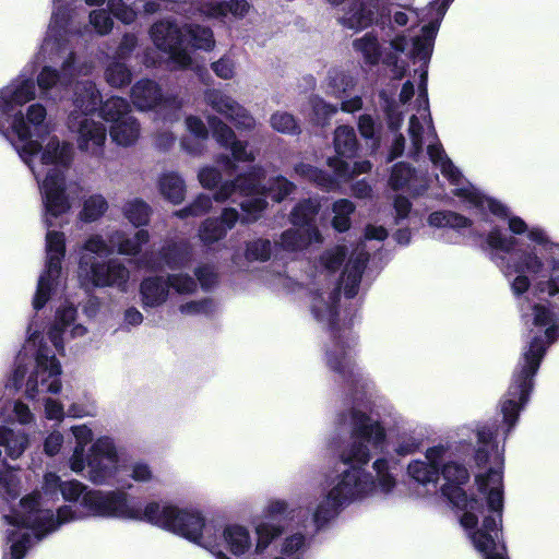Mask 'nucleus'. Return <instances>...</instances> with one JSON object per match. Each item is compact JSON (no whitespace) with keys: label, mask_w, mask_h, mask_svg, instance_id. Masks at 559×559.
Returning <instances> with one entry per match:
<instances>
[{"label":"nucleus","mask_w":559,"mask_h":559,"mask_svg":"<svg viewBox=\"0 0 559 559\" xmlns=\"http://www.w3.org/2000/svg\"><path fill=\"white\" fill-rule=\"evenodd\" d=\"M526 328L531 329V338L523 347L521 357L513 372L508 391L499 404V423L484 425L477 429V449L475 461L478 466L490 464L485 475H477L476 483L479 491L486 496L487 508L477 499L468 498L461 488L469 479L466 466L453 459L441 463L440 474L447 481L441 487V493L449 502L463 510L460 523L466 531L474 548L475 537L478 536L484 545H504L501 540L503 486L502 468L504 441L519 421L520 413L528 403L534 388V376L546 354L548 346L559 338V313L549 305L536 304L531 312L523 313Z\"/></svg>","instance_id":"f257e3e1"},{"label":"nucleus","mask_w":559,"mask_h":559,"mask_svg":"<svg viewBox=\"0 0 559 559\" xmlns=\"http://www.w3.org/2000/svg\"><path fill=\"white\" fill-rule=\"evenodd\" d=\"M359 406L353 405L335 417L340 429L349 428V441L340 454L347 467L333 478L329 489L310 501L308 510L316 531L326 527L345 507L377 495L386 497L396 487L394 467L388 457H378L372 463L374 475L365 468L373 455L386 448V430L379 417L368 415Z\"/></svg>","instance_id":"f03ea898"},{"label":"nucleus","mask_w":559,"mask_h":559,"mask_svg":"<svg viewBox=\"0 0 559 559\" xmlns=\"http://www.w3.org/2000/svg\"><path fill=\"white\" fill-rule=\"evenodd\" d=\"M93 503L100 514L145 520L206 549L216 559H230L224 549L241 557L252 546L251 535L246 526L229 524L222 528L216 522L206 521L193 508L180 509L170 503L153 501L142 510L123 492L98 493Z\"/></svg>","instance_id":"7ed1b4c3"},{"label":"nucleus","mask_w":559,"mask_h":559,"mask_svg":"<svg viewBox=\"0 0 559 559\" xmlns=\"http://www.w3.org/2000/svg\"><path fill=\"white\" fill-rule=\"evenodd\" d=\"M347 253V247L341 245L328 249L320 257L318 276L322 277V284L311 290L310 310L318 323L331 330V342L325 350L328 368L338 377L353 405H362L371 395L374 385L356 362L357 336L349 328H341L336 323L341 286L330 280L343 264Z\"/></svg>","instance_id":"20e7f679"},{"label":"nucleus","mask_w":559,"mask_h":559,"mask_svg":"<svg viewBox=\"0 0 559 559\" xmlns=\"http://www.w3.org/2000/svg\"><path fill=\"white\" fill-rule=\"evenodd\" d=\"M73 158V146L56 135L49 138L45 146L39 144V151L33 156L32 166L37 173L35 176L43 199L44 223L48 229L46 234V267L37 283L33 299L35 310H40L49 300L52 293L62 285L61 262L66 253V239L63 233L50 228L61 225L63 215L70 210L66 195L64 170Z\"/></svg>","instance_id":"39448f33"},{"label":"nucleus","mask_w":559,"mask_h":559,"mask_svg":"<svg viewBox=\"0 0 559 559\" xmlns=\"http://www.w3.org/2000/svg\"><path fill=\"white\" fill-rule=\"evenodd\" d=\"M148 240L150 235L145 229L138 230L133 236H129L122 230H114L107 235L106 239L99 235L88 237L83 245V252L79 261L81 283L127 292L130 278L128 267L117 259L99 261L97 257H108L115 251L122 255H136Z\"/></svg>","instance_id":"423d86ee"},{"label":"nucleus","mask_w":559,"mask_h":559,"mask_svg":"<svg viewBox=\"0 0 559 559\" xmlns=\"http://www.w3.org/2000/svg\"><path fill=\"white\" fill-rule=\"evenodd\" d=\"M427 154L435 167L439 168L444 178L454 187L453 193L455 195L462 198L471 209L481 213L489 211L496 216L506 218L509 230L513 235H526L531 242L542 247L545 251L551 270H559V242L552 241L544 228L539 226L528 227L521 217L510 215L509 210L501 202L481 194L469 182L465 181L440 143H429Z\"/></svg>","instance_id":"0eeeda50"},{"label":"nucleus","mask_w":559,"mask_h":559,"mask_svg":"<svg viewBox=\"0 0 559 559\" xmlns=\"http://www.w3.org/2000/svg\"><path fill=\"white\" fill-rule=\"evenodd\" d=\"M486 243L490 249V260L499 267L515 297L526 294L533 281H537L536 292L548 297L559 296V276L542 280L546 277L547 266L535 247L516 250L512 258H507L506 253L513 252L518 240L497 228L487 235Z\"/></svg>","instance_id":"6e6552de"},{"label":"nucleus","mask_w":559,"mask_h":559,"mask_svg":"<svg viewBox=\"0 0 559 559\" xmlns=\"http://www.w3.org/2000/svg\"><path fill=\"white\" fill-rule=\"evenodd\" d=\"M40 493L23 497L17 507L3 514L7 525V542L10 544V559H23L26 551L61 525L82 519V513L73 506L58 508L55 513L44 508Z\"/></svg>","instance_id":"1a4fd4ad"},{"label":"nucleus","mask_w":559,"mask_h":559,"mask_svg":"<svg viewBox=\"0 0 559 559\" xmlns=\"http://www.w3.org/2000/svg\"><path fill=\"white\" fill-rule=\"evenodd\" d=\"M454 0H433L430 3V11H435L433 20L421 28V34L413 39L408 55L415 61L421 62L419 68L420 82L418 95L415 100V112L409 117L408 135L411 145L407 148V156L417 158L424 144L440 143L437 138L432 118L429 109L427 93V64L431 58L435 39L444 17L448 8Z\"/></svg>","instance_id":"9d476101"},{"label":"nucleus","mask_w":559,"mask_h":559,"mask_svg":"<svg viewBox=\"0 0 559 559\" xmlns=\"http://www.w3.org/2000/svg\"><path fill=\"white\" fill-rule=\"evenodd\" d=\"M263 179L264 169L261 166H253L248 173L224 182L215 192L214 199L217 202H225L229 199L236 202L237 194L245 197L246 199L240 202V206L246 213L242 222H254L267 205L266 195L275 202H282L296 188L293 182L282 176L270 179L267 187L261 186Z\"/></svg>","instance_id":"9b49d317"},{"label":"nucleus","mask_w":559,"mask_h":559,"mask_svg":"<svg viewBox=\"0 0 559 559\" xmlns=\"http://www.w3.org/2000/svg\"><path fill=\"white\" fill-rule=\"evenodd\" d=\"M73 29L61 31L63 44L62 49L57 51L49 49L44 51L40 47L39 55L49 61H57L62 59L60 71L51 66H44L36 76V85L39 90V95L43 99L51 100L53 103L63 99L69 91L72 81L80 75H88L94 64L92 61H79L72 48L70 47V36ZM61 38V36H58Z\"/></svg>","instance_id":"f8f14e48"},{"label":"nucleus","mask_w":559,"mask_h":559,"mask_svg":"<svg viewBox=\"0 0 559 559\" xmlns=\"http://www.w3.org/2000/svg\"><path fill=\"white\" fill-rule=\"evenodd\" d=\"M102 97L92 81L79 82L74 90L73 105L75 109L69 115L68 127L78 133L80 151L93 156H100L107 136V129L102 121L94 120L91 115L97 109Z\"/></svg>","instance_id":"ddd939ff"},{"label":"nucleus","mask_w":559,"mask_h":559,"mask_svg":"<svg viewBox=\"0 0 559 559\" xmlns=\"http://www.w3.org/2000/svg\"><path fill=\"white\" fill-rule=\"evenodd\" d=\"M27 341L23 352L35 349V367L25 381V395L35 400L40 394H58L61 391V365L55 353L41 343L39 338V326L33 320L27 329Z\"/></svg>","instance_id":"4468645a"},{"label":"nucleus","mask_w":559,"mask_h":559,"mask_svg":"<svg viewBox=\"0 0 559 559\" xmlns=\"http://www.w3.org/2000/svg\"><path fill=\"white\" fill-rule=\"evenodd\" d=\"M126 467L119 449L109 437L98 438L84 455V472L78 473L96 486L122 483L120 474Z\"/></svg>","instance_id":"2eb2a0df"},{"label":"nucleus","mask_w":559,"mask_h":559,"mask_svg":"<svg viewBox=\"0 0 559 559\" xmlns=\"http://www.w3.org/2000/svg\"><path fill=\"white\" fill-rule=\"evenodd\" d=\"M9 136L15 134L17 143H14L15 151L22 160L37 176L32 166L33 156L39 151V143L32 140L33 134L40 135L50 132V123L47 121V109L39 103L29 105L23 114L21 110L14 112L8 123ZM9 138L8 140H10Z\"/></svg>","instance_id":"dca6fc26"},{"label":"nucleus","mask_w":559,"mask_h":559,"mask_svg":"<svg viewBox=\"0 0 559 559\" xmlns=\"http://www.w3.org/2000/svg\"><path fill=\"white\" fill-rule=\"evenodd\" d=\"M133 105L142 111L156 109V114L168 123L180 119L182 100L174 95H163L160 86L153 80L142 79L131 87Z\"/></svg>","instance_id":"f3484780"},{"label":"nucleus","mask_w":559,"mask_h":559,"mask_svg":"<svg viewBox=\"0 0 559 559\" xmlns=\"http://www.w3.org/2000/svg\"><path fill=\"white\" fill-rule=\"evenodd\" d=\"M328 165L333 170V176L304 163L296 165L295 171L300 177L314 182L321 189L332 191L335 190L341 182L348 181L355 175L366 174L370 171L372 167L369 160L356 162L352 166L346 159H340L338 157H330Z\"/></svg>","instance_id":"a211bd4d"},{"label":"nucleus","mask_w":559,"mask_h":559,"mask_svg":"<svg viewBox=\"0 0 559 559\" xmlns=\"http://www.w3.org/2000/svg\"><path fill=\"white\" fill-rule=\"evenodd\" d=\"M35 98L36 84L32 78V71L27 74L26 68L20 75L0 90V134L4 139H9L8 123L11 116L14 115V109Z\"/></svg>","instance_id":"6ab92c4d"},{"label":"nucleus","mask_w":559,"mask_h":559,"mask_svg":"<svg viewBox=\"0 0 559 559\" xmlns=\"http://www.w3.org/2000/svg\"><path fill=\"white\" fill-rule=\"evenodd\" d=\"M154 45L168 55L174 68L185 69L191 64L192 58L183 47V26L180 27L173 19L155 22L150 29Z\"/></svg>","instance_id":"aec40b11"},{"label":"nucleus","mask_w":559,"mask_h":559,"mask_svg":"<svg viewBox=\"0 0 559 559\" xmlns=\"http://www.w3.org/2000/svg\"><path fill=\"white\" fill-rule=\"evenodd\" d=\"M294 512L295 509L284 499H271L267 501L263 509V514L269 521L257 524L254 528L257 534L255 554H263L275 539L284 534V525L273 521L278 518L292 520Z\"/></svg>","instance_id":"412c9836"},{"label":"nucleus","mask_w":559,"mask_h":559,"mask_svg":"<svg viewBox=\"0 0 559 559\" xmlns=\"http://www.w3.org/2000/svg\"><path fill=\"white\" fill-rule=\"evenodd\" d=\"M386 0L354 1L338 17V23L350 31L360 32L372 23L383 27L386 20Z\"/></svg>","instance_id":"4be33fe9"},{"label":"nucleus","mask_w":559,"mask_h":559,"mask_svg":"<svg viewBox=\"0 0 559 559\" xmlns=\"http://www.w3.org/2000/svg\"><path fill=\"white\" fill-rule=\"evenodd\" d=\"M252 5L248 0H206L190 3L189 17L200 16L225 23L229 17L242 20L251 12Z\"/></svg>","instance_id":"5701e85b"},{"label":"nucleus","mask_w":559,"mask_h":559,"mask_svg":"<svg viewBox=\"0 0 559 559\" xmlns=\"http://www.w3.org/2000/svg\"><path fill=\"white\" fill-rule=\"evenodd\" d=\"M204 102L214 111L228 119L238 130L251 131L255 128L254 117L236 99L221 90L204 92Z\"/></svg>","instance_id":"b1692460"},{"label":"nucleus","mask_w":559,"mask_h":559,"mask_svg":"<svg viewBox=\"0 0 559 559\" xmlns=\"http://www.w3.org/2000/svg\"><path fill=\"white\" fill-rule=\"evenodd\" d=\"M76 309L73 305L64 304L56 311L55 321L49 328L48 337L59 354H64V344L69 340L84 337L87 329L75 323Z\"/></svg>","instance_id":"393cba45"},{"label":"nucleus","mask_w":559,"mask_h":559,"mask_svg":"<svg viewBox=\"0 0 559 559\" xmlns=\"http://www.w3.org/2000/svg\"><path fill=\"white\" fill-rule=\"evenodd\" d=\"M451 459V447L438 444L427 449L425 460L412 461L407 466L408 476L416 483L436 487L439 476L441 463Z\"/></svg>","instance_id":"a878e982"},{"label":"nucleus","mask_w":559,"mask_h":559,"mask_svg":"<svg viewBox=\"0 0 559 559\" xmlns=\"http://www.w3.org/2000/svg\"><path fill=\"white\" fill-rule=\"evenodd\" d=\"M207 123L216 142L230 151L236 162H253L255 155L248 150V142L238 140L234 130L217 116H207Z\"/></svg>","instance_id":"bb28decb"},{"label":"nucleus","mask_w":559,"mask_h":559,"mask_svg":"<svg viewBox=\"0 0 559 559\" xmlns=\"http://www.w3.org/2000/svg\"><path fill=\"white\" fill-rule=\"evenodd\" d=\"M75 1L76 0H52L53 12L51 15L50 24L48 26L47 35L43 43L44 51L49 49L51 52H53V49L57 51L62 49V38H59L58 36H63L61 31L66 32V29H73L71 26L72 7Z\"/></svg>","instance_id":"cd10ccee"},{"label":"nucleus","mask_w":559,"mask_h":559,"mask_svg":"<svg viewBox=\"0 0 559 559\" xmlns=\"http://www.w3.org/2000/svg\"><path fill=\"white\" fill-rule=\"evenodd\" d=\"M85 489H86V486L83 485L82 483H80L79 480H69V481H63V484L61 485L60 492H61L63 499L67 501H76L82 496L81 504L83 506V508L90 513V515L98 516V518L133 521L132 519L120 518V516H115V515H105V514L98 513L96 507L93 503L94 499H96L98 493L105 495V493H109V492H123L129 497V499L135 506L140 507L142 510L144 509L124 490H119V489L108 490V491L87 490L86 492H84Z\"/></svg>","instance_id":"c85d7f7f"},{"label":"nucleus","mask_w":559,"mask_h":559,"mask_svg":"<svg viewBox=\"0 0 559 559\" xmlns=\"http://www.w3.org/2000/svg\"><path fill=\"white\" fill-rule=\"evenodd\" d=\"M239 219L236 209L226 207L221 217L206 218L199 227V238L205 246H211L224 239Z\"/></svg>","instance_id":"c756f323"},{"label":"nucleus","mask_w":559,"mask_h":559,"mask_svg":"<svg viewBox=\"0 0 559 559\" xmlns=\"http://www.w3.org/2000/svg\"><path fill=\"white\" fill-rule=\"evenodd\" d=\"M389 185L393 190L404 189L413 195H420L428 189V178L406 163H397L393 166Z\"/></svg>","instance_id":"7c9ffc66"},{"label":"nucleus","mask_w":559,"mask_h":559,"mask_svg":"<svg viewBox=\"0 0 559 559\" xmlns=\"http://www.w3.org/2000/svg\"><path fill=\"white\" fill-rule=\"evenodd\" d=\"M368 260L369 254L362 245L352 252L341 277V284L347 298H353L357 295Z\"/></svg>","instance_id":"2f4dec72"},{"label":"nucleus","mask_w":559,"mask_h":559,"mask_svg":"<svg viewBox=\"0 0 559 559\" xmlns=\"http://www.w3.org/2000/svg\"><path fill=\"white\" fill-rule=\"evenodd\" d=\"M312 536L301 530L285 534L277 544V555L273 559H308Z\"/></svg>","instance_id":"473e14b6"},{"label":"nucleus","mask_w":559,"mask_h":559,"mask_svg":"<svg viewBox=\"0 0 559 559\" xmlns=\"http://www.w3.org/2000/svg\"><path fill=\"white\" fill-rule=\"evenodd\" d=\"M322 242V236L318 227L289 228L275 240V246L283 251L293 253L306 250L311 243Z\"/></svg>","instance_id":"72a5a7b5"},{"label":"nucleus","mask_w":559,"mask_h":559,"mask_svg":"<svg viewBox=\"0 0 559 559\" xmlns=\"http://www.w3.org/2000/svg\"><path fill=\"white\" fill-rule=\"evenodd\" d=\"M168 296L169 285L166 276H148L140 284V298L144 309L160 307L167 301Z\"/></svg>","instance_id":"f704fd0d"},{"label":"nucleus","mask_w":559,"mask_h":559,"mask_svg":"<svg viewBox=\"0 0 559 559\" xmlns=\"http://www.w3.org/2000/svg\"><path fill=\"white\" fill-rule=\"evenodd\" d=\"M71 431L75 438L76 444L69 457V467L73 473L84 472L85 447L92 441L93 432L86 425L73 426Z\"/></svg>","instance_id":"c9c22d12"},{"label":"nucleus","mask_w":559,"mask_h":559,"mask_svg":"<svg viewBox=\"0 0 559 559\" xmlns=\"http://www.w3.org/2000/svg\"><path fill=\"white\" fill-rule=\"evenodd\" d=\"M185 43L194 49L210 51L215 46L213 31L209 26L186 23L183 25V44Z\"/></svg>","instance_id":"e433bc0d"},{"label":"nucleus","mask_w":559,"mask_h":559,"mask_svg":"<svg viewBox=\"0 0 559 559\" xmlns=\"http://www.w3.org/2000/svg\"><path fill=\"white\" fill-rule=\"evenodd\" d=\"M109 134L118 145L130 146L140 135V124L133 116L124 117L111 123Z\"/></svg>","instance_id":"4c0bfd02"},{"label":"nucleus","mask_w":559,"mask_h":559,"mask_svg":"<svg viewBox=\"0 0 559 559\" xmlns=\"http://www.w3.org/2000/svg\"><path fill=\"white\" fill-rule=\"evenodd\" d=\"M28 445V436L22 429L0 426V447L11 459H19Z\"/></svg>","instance_id":"58836bf2"},{"label":"nucleus","mask_w":559,"mask_h":559,"mask_svg":"<svg viewBox=\"0 0 559 559\" xmlns=\"http://www.w3.org/2000/svg\"><path fill=\"white\" fill-rule=\"evenodd\" d=\"M353 48L358 52L364 62L368 66H377L382 58V48L379 43L378 35L373 32H368L353 41Z\"/></svg>","instance_id":"ea45409f"},{"label":"nucleus","mask_w":559,"mask_h":559,"mask_svg":"<svg viewBox=\"0 0 559 559\" xmlns=\"http://www.w3.org/2000/svg\"><path fill=\"white\" fill-rule=\"evenodd\" d=\"M358 147L356 132L353 127L340 126L334 132V148L340 159H350Z\"/></svg>","instance_id":"a19ab883"},{"label":"nucleus","mask_w":559,"mask_h":559,"mask_svg":"<svg viewBox=\"0 0 559 559\" xmlns=\"http://www.w3.org/2000/svg\"><path fill=\"white\" fill-rule=\"evenodd\" d=\"M158 188L160 194L174 204H179L185 199L186 185L177 173L169 171L163 174L158 181Z\"/></svg>","instance_id":"79ce46f5"},{"label":"nucleus","mask_w":559,"mask_h":559,"mask_svg":"<svg viewBox=\"0 0 559 559\" xmlns=\"http://www.w3.org/2000/svg\"><path fill=\"white\" fill-rule=\"evenodd\" d=\"M162 257L169 269H182L191 262L192 248L188 242L174 243L163 249Z\"/></svg>","instance_id":"37998d69"},{"label":"nucleus","mask_w":559,"mask_h":559,"mask_svg":"<svg viewBox=\"0 0 559 559\" xmlns=\"http://www.w3.org/2000/svg\"><path fill=\"white\" fill-rule=\"evenodd\" d=\"M319 203L316 200H305L295 205L290 213V222L296 227H317L313 221L319 212Z\"/></svg>","instance_id":"c03bdc74"},{"label":"nucleus","mask_w":559,"mask_h":559,"mask_svg":"<svg viewBox=\"0 0 559 559\" xmlns=\"http://www.w3.org/2000/svg\"><path fill=\"white\" fill-rule=\"evenodd\" d=\"M428 224L437 228H452L461 230L471 226V219L452 211L432 212L427 219Z\"/></svg>","instance_id":"a18cd8bd"},{"label":"nucleus","mask_w":559,"mask_h":559,"mask_svg":"<svg viewBox=\"0 0 559 559\" xmlns=\"http://www.w3.org/2000/svg\"><path fill=\"white\" fill-rule=\"evenodd\" d=\"M122 213L133 226L141 227L147 225L152 209L142 199L134 198L124 203Z\"/></svg>","instance_id":"49530a36"},{"label":"nucleus","mask_w":559,"mask_h":559,"mask_svg":"<svg viewBox=\"0 0 559 559\" xmlns=\"http://www.w3.org/2000/svg\"><path fill=\"white\" fill-rule=\"evenodd\" d=\"M100 114L106 121L111 123L124 117L132 116L128 100L122 97H111L107 99L100 107Z\"/></svg>","instance_id":"de8ad7c7"},{"label":"nucleus","mask_w":559,"mask_h":559,"mask_svg":"<svg viewBox=\"0 0 559 559\" xmlns=\"http://www.w3.org/2000/svg\"><path fill=\"white\" fill-rule=\"evenodd\" d=\"M333 219L332 226L335 230L343 233L349 229L350 227V215L355 211V205L353 202L346 199L337 200L333 203Z\"/></svg>","instance_id":"09e8293b"},{"label":"nucleus","mask_w":559,"mask_h":559,"mask_svg":"<svg viewBox=\"0 0 559 559\" xmlns=\"http://www.w3.org/2000/svg\"><path fill=\"white\" fill-rule=\"evenodd\" d=\"M105 79L110 86L119 88L130 84L132 73L124 63L112 61L106 68Z\"/></svg>","instance_id":"8fccbe9b"},{"label":"nucleus","mask_w":559,"mask_h":559,"mask_svg":"<svg viewBox=\"0 0 559 559\" xmlns=\"http://www.w3.org/2000/svg\"><path fill=\"white\" fill-rule=\"evenodd\" d=\"M108 203L102 194H93L84 201L80 216L85 222H95L107 211Z\"/></svg>","instance_id":"3c124183"},{"label":"nucleus","mask_w":559,"mask_h":559,"mask_svg":"<svg viewBox=\"0 0 559 559\" xmlns=\"http://www.w3.org/2000/svg\"><path fill=\"white\" fill-rule=\"evenodd\" d=\"M270 124L276 132L297 135L300 133V127L292 114L286 111H276L270 117Z\"/></svg>","instance_id":"603ef678"},{"label":"nucleus","mask_w":559,"mask_h":559,"mask_svg":"<svg viewBox=\"0 0 559 559\" xmlns=\"http://www.w3.org/2000/svg\"><path fill=\"white\" fill-rule=\"evenodd\" d=\"M20 496V479L15 472H0V500L10 502Z\"/></svg>","instance_id":"864d4df0"},{"label":"nucleus","mask_w":559,"mask_h":559,"mask_svg":"<svg viewBox=\"0 0 559 559\" xmlns=\"http://www.w3.org/2000/svg\"><path fill=\"white\" fill-rule=\"evenodd\" d=\"M355 79L342 71H332L329 74V87L338 98H344L355 86Z\"/></svg>","instance_id":"5fc2aeb1"},{"label":"nucleus","mask_w":559,"mask_h":559,"mask_svg":"<svg viewBox=\"0 0 559 559\" xmlns=\"http://www.w3.org/2000/svg\"><path fill=\"white\" fill-rule=\"evenodd\" d=\"M169 289L173 288L179 295H190L197 290L195 280L187 273H174L166 276Z\"/></svg>","instance_id":"6e6d98bb"},{"label":"nucleus","mask_w":559,"mask_h":559,"mask_svg":"<svg viewBox=\"0 0 559 559\" xmlns=\"http://www.w3.org/2000/svg\"><path fill=\"white\" fill-rule=\"evenodd\" d=\"M123 471H127L128 476L135 483L148 484L155 478L151 465L142 460L132 461L129 465L126 464Z\"/></svg>","instance_id":"4d7b16f0"},{"label":"nucleus","mask_w":559,"mask_h":559,"mask_svg":"<svg viewBox=\"0 0 559 559\" xmlns=\"http://www.w3.org/2000/svg\"><path fill=\"white\" fill-rule=\"evenodd\" d=\"M127 1L128 0H107V7L110 14L121 23L129 25L136 20L138 13Z\"/></svg>","instance_id":"13d9d810"},{"label":"nucleus","mask_w":559,"mask_h":559,"mask_svg":"<svg viewBox=\"0 0 559 559\" xmlns=\"http://www.w3.org/2000/svg\"><path fill=\"white\" fill-rule=\"evenodd\" d=\"M88 21L99 36L108 35L114 28V20L109 11L105 9L91 11Z\"/></svg>","instance_id":"bf43d9fd"},{"label":"nucleus","mask_w":559,"mask_h":559,"mask_svg":"<svg viewBox=\"0 0 559 559\" xmlns=\"http://www.w3.org/2000/svg\"><path fill=\"white\" fill-rule=\"evenodd\" d=\"M212 207V198L207 194H200L197 199L188 206L176 211L175 215L179 218H186L189 216H201L207 213Z\"/></svg>","instance_id":"052dcab7"},{"label":"nucleus","mask_w":559,"mask_h":559,"mask_svg":"<svg viewBox=\"0 0 559 559\" xmlns=\"http://www.w3.org/2000/svg\"><path fill=\"white\" fill-rule=\"evenodd\" d=\"M423 442V436L416 433H401L395 443L394 452L397 455L405 456L417 451Z\"/></svg>","instance_id":"680f3d73"},{"label":"nucleus","mask_w":559,"mask_h":559,"mask_svg":"<svg viewBox=\"0 0 559 559\" xmlns=\"http://www.w3.org/2000/svg\"><path fill=\"white\" fill-rule=\"evenodd\" d=\"M272 252V243L267 239H255L247 243L246 258L250 261H266Z\"/></svg>","instance_id":"e2e57ef3"},{"label":"nucleus","mask_w":559,"mask_h":559,"mask_svg":"<svg viewBox=\"0 0 559 559\" xmlns=\"http://www.w3.org/2000/svg\"><path fill=\"white\" fill-rule=\"evenodd\" d=\"M215 305L213 299L203 298L201 300H192L180 305L179 311L183 316H210L214 312Z\"/></svg>","instance_id":"0e129e2a"},{"label":"nucleus","mask_w":559,"mask_h":559,"mask_svg":"<svg viewBox=\"0 0 559 559\" xmlns=\"http://www.w3.org/2000/svg\"><path fill=\"white\" fill-rule=\"evenodd\" d=\"M216 76L222 80H230L236 73V61L230 55H224L211 64Z\"/></svg>","instance_id":"69168bd1"},{"label":"nucleus","mask_w":559,"mask_h":559,"mask_svg":"<svg viewBox=\"0 0 559 559\" xmlns=\"http://www.w3.org/2000/svg\"><path fill=\"white\" fill-rule=\"evenodd\" d=\"M358 130L360 135L366 140L373 141L374 145H378L379 138H378V131L379 127L374 120V118L369 115L365 114L361 115L358 119Z\"/></svg>","instance_id":"338daca9"},{"label":"nucleus","mask_w":559,"mask_h":559,"mask_svg":"<svg viewBox=\"0 0 559 559\" xmlns=\"http://www.w3.org/2000/svg\"><path fill=\"white\" fill-rule=\"evenodd\" d=\"M476 550L483 556V559H508L506 554V546L499 544H490L491 547L481 542L478 536L475 537Z\"/></svg>","instance_id":"774afa93"}]
</instances>
